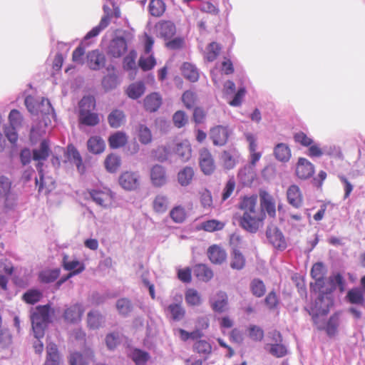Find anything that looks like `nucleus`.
<instances>
[{
	"mask_svg": "<svg viewBox=\"0 0 365 365\" xmlns=\"http://www.w3.org/2000/svg\"><path fill=\"white\" fill-rule=\"evenodd\" d=\"M108 141L110 148L118 149L126 145L128 136L123 132L117 131L109 136Z\"/></svg>",
	"mask_w": 365,
	"mask_h": 365,
	"instance_id": "obj_30",
	"label": "nucleus"
},
{
	"mask_svg": "<svg viewBox=\"0 0 365 365\" xmlns=\"http://www.w3.org/2000/svg\"><path fill=\"white\" fill-rule=\"evenodd\" d=\"M222 50L221 46L215 42H211L206 47V50L204 53V58L208 62L214 61L217 56L220 55Z\"/></svg>",
	"mask_w": 365,
	"mask_h": 365,
	"instance_id": "obj_37",
	"label": "nucleus"
},
{
	"mask_svg": "<svg viewBox=\"0 0 365 365\" xmlns=\"http://www.w3.org/2000/svg\"><path fill=\"white\" fill-rule=\"evenodd\" d=\"M155 65L156 61L153 54L147 58L141 56L138 61V66L144 71L153 69Z\"/></svg>",
	"mask_w": 365,
	"mask_h": 365,
	"instance_id": "obj_59",
	"label": "nucleus"
},
{
	"mask_svg": "<svg viewBox=\"0 0 365 365\" xmlns=\"http://www.w3.org/2000/svg\"><path fill=\"white\" fill-rule=\"evenodd\" d=\"M238 208L242 211L239 220L241 227L251 233L257 232L266 218L265 212L257 205V195L242 197Z\"/></svg>",
	"mask_w": 365,
	"mask_h": 365,
	"instance_id": "obj_1",
	"label": "nucleus"
},
{
	"mask_svg": "<svg viewBox=\"0 0 365 365\" xmlns=\"http://www.w3.org/2000/svg\"><path fill=\"white\" fill-rule=\"evenodd\" d=\"M173 121L175 127L180 128L187 123V117L182 110H178L173 116Z\"/></svg>",
	"mask_w": 365,
	"mask_h": 365,
	"instance_id": "obj_62",
	"label": "nucleus"
},
{
	"mask_svg": "<svg viewBox=\"0 0 365 365\" xmlns=\"http://www.w3.org/2000/svg\"><path fill=\"white\" fill-rule=\"evenodd\" d=\"M245 137L249 144V151L250 153V164L252 166H255L257 162H258L262 157V153L260 152H257V144L256 138L253 134L250 133H245Z\"/></svg>",
	"mask_w": 365,
	"mask_h": 365,
	"instance_id": "obj_21",
	"label": "nucleus"
},
{
	"mask_svg": "<svg viewBox=\"0 0 365 365\" xmlns=\"http://www.w3.org/2000/svg\"><path fill=\"white\" fill-rule=\"evenodd\" d=\"M137 58V52L135 50L129 51L128 55L123 58V67L125 71H132L135 74L137 71V66L135 59Z\"/></svg>",
	"mask_w": 365,
	"mask_h": 365,
	"instance_id": "obj_47",
	"label": "nucleus"
},
{
	"mask_svg": "<svg viewBox=\"0 0 365 365\" xmlns=\"http://www.w3.org/2000/svg\"><path fill=\"white\" fill-rule=\"evenodd\" d=\"M85 355L86 356L79 352L71 354L69 358L70 365H88V360L94 357L93 351L87 349L85 350Z\"/></svg>",
	"mask_w": 365,
	"mask_h": 365,
	"instance_id": "obj_26",
	"label": "nucleus"
},
{
	"mask_svg": "<svg viewBox=\"0 0 365 365\" xmlns=\"http://www.w3.org/2000/svg\"><path fill=\"white\" fill-rule=\"evenodd\" d=\"M62 266L64 269L71 271L68 273V277H73L82 272L85 269V266L83 263H81L78 260H69V257L64 254L62 259Z\"/></svg>",
	"mask_w": 365,
	"mask_h": 365,
	"instance_id": "obj_20",
	"label": "nucleus"
},
{
	"mask_svg": "<svg viewBox=\"0 0 365 365\" xmlns=\"http://www.w3.org/2000/svg\"><path fill=\"white\" fill-rule=\"evenodd\" d=\"M163 103L161 96L156 92L148 95L143 101L144 107L149 112H155L159 109Z\"/></svg>",
	"mask_w": 365,
	"mask_h": 365,
	"instance_id": "obj_23",
	"label": "nucleus"
},
{
	"mask_svg": "<svg viewBox=\"0 0 365 365\" xmlns=\"http://www.w3.org/2000/svg\"><path fill=\"white\" fill-rule=\"evenodd\" d=\"M155 31L156 36L163 38L165 41L174 37L176 34L175 24L169 20H161L155 24Z\"/></svg>",
	"mask_w": 365,
	"mask_h": 365,
	"instance_id": "obj_11",
	"label": "nucleus"
},
{
	"mask_svg": "<svg viewBox=\"0 0 365 365\" xmlns=\"http://www.w3.org/2000/svg\"><path fill=\"white\" fill-rule=\"evenodd\" d=\"M230 134L228 128L223 125H216L210 130V137L213 144L217 146L225 145L229 139Z\"/></svg>",
	"mask_w": 365,
	"mask_h": 365,
	"instance_id": "obj_14",
	"label": "nucleus"
},
{
	"mask_svg": "<svg viewBox=\"0 0 365 365\" xmlns=\"http://www.w3.org/2000/svg\"><path fill=\"white\" fill-rule=\"evenodd\" d=\"M185 38L182 36H177L167 40L165 46L170 50H179L184 47Z\"/></svg>",
	"mask_w": 365,
	"mask_h": 365,
	"instance_id": "obj_61",
	"label": "nucleus"
},
{
	"mask_svg": "<svg viewBox=\"0 0 365 365\" xmlns=\"http://www.w3.org/2000/svg\"><path fill=\"white\" fill-rule=\"evenodd\" d=\"M175 153L182 161L186 162L189 160L192 155V149L189 141L185 140L178 143L176 145Z\"/></svg>",
	"mask_w": 365,
	"mask_h": 365,
	"instance_id": "obj_32",
	"label": "nucleus"
},
{
	"mask_svg": "<svg viewBox=\"0 0 365 365\" xmlns=\"http://www.w3.org/2000/svg\"><path fill=\"white\" fill-rule=\"evenodd\" d=\"M225 226V222L215 219L205 220L200 224L201 229L208 232L222 230Z\"/></svg>",
	"mask_w": 365,
	"mask_h": 365,
	"instance_id": "obj_40",
	"label": "nucleus"
},
{
	"mask_svg": "<svg viewBox=\"0 0 365 365\" xmlns=\"http://www.w3.org/2000/svg\"><path fill=\"white\" fill-rule=\"evenodd\" d=\"M195 276L200 281L209 282L213 277V272L207 265L198 264L193 269Z\"/></svg>",
	"mask_w": 365,
	"mask_h": 365,
	"instance_id": "obj_28",
	"label": "nucleus"
},
{
	"mask_svg": "<svg viewBox=\"0 0 365 365\" xmlns=\"http://www.w3.org/2000/svg\"><path fill=\"white\" fill-rule=\"evenodd\" d=\"M185 298L188 305L197 306L201 304L200 295L195 289H188L185 292Z\"/></svg>",
	"mask_w": 365,
	"mask_h": 365,
	"instance_id": "obj_56",
	"label": "nucleus"
},
{
	"mask_svg": "<svg viewBox=\"0 0 365 365\" xmlns=\"http://www.w3.org/2000/svg\"><path fill=\"white\" fill-rule=\"evenodd\" d=\"M195 177L194 168L191 166H185L182 168L177 175L178 182L182 187L190 185Z\"/></svg>",
	"mask_w": 365,
	"mask_h": 365,
	"instance_id": "obj_25",
	"label": "nucleus"
},
{
	"mask_svg": "<svg viewBox=\"0 0 365 365\" xmlns=\"http://www.w3.org/2000/svg\"><path fill=\"white\" fill-rule=\"evenodd\" d=\"M95 108V98L92 96H84L79 102V123L91 127L99 124L100 118L98 114L92 112Z\"/></svg>",
	"mask_w": 365,
	"mask_h": 365,
	"instance_id": "obj_4",
	"label": "nucleus"
},
{
	"mask_svg": "<svg viewBox=\"0 0 365 365\" xmlns=\"http://www.w3.org/2000/svg\"><path fill=\"white\" fill-rule=\"evenodd\" d=\"M42 297L43 294L41 291L38 289H29L23 294L22 299L26 304H34L38 302Z\"/></svg>",
	"mask_w": 365,
	"mask_h": 365,
	"instance_id": "obj_51",
	"label": "nucleus"
},
{
	"mask_svg": "<svg viewBox=\"0 0 365 365\" xmlns=\"http://www.w3.org/2000/svg\"><path fill=\"white\" fill-rule=\"evenodd\" d=\"M84 309L81 304L76 303L66 307L63 314L64 321L69 324H76L81 320Z\"/></svg>",
	"mask_w": 365,
	"mask_h": 365,
	"instance_id": "obj_15",
	"label": "nucleus"
},
{
	"mask_svg": "<svg viewBox=\"0 0 365 365\" xmlns=\"http://www.w3.org/2000/svg\"><path fill=\"white\" fill-rule=\"evenodd\" d=\"M182 101L187 108L191 109L196 103L197 96L191 91H186L182 96Z\"/></svg>",
	"mask_w": 365,
	"mask_h": 365,
	"instance_id": "obj_60",
	"label": "nucleus"
},
{
	"mask_svg": "<svg viewBox=\"0 0 365 365\" xmlns=\"http://www.w3.org/2000/svg\"><path fill=\"white\" fill-rule=\"evenodd\" d=\"M260 209L266 212L269 217H274L276 215V202L274 197L265 190L259 191Z\"/></svg>",
	"mask_w": 365,
	"mask_h": 365,
	"instance_id": "obj_13",
	"label": "nucleus"
},
{
	"mask_svg": "<svg viewBox=\"0 0 365 365\" xmlns=\"http://www.w3.org/2000/svg\"><path fill=\"white\" fill-rule=\"evenodd\" d=\"M128 51V43L123 36H116L111 39L106 48V54L113 58L122 57Z\"/></svg>",
	"mask_w": 365,
	"mask_h": 365,
	"instance_id": "obj_6",
	"label": "nucleus"
},
{
	"mask_svg": "<svg viewBox=\"0 0 365 365\" xmlns=\"http://www.w3.org/2000/svg\"><path fill=\"white\" fill-rule=\"evenodd\" d=\"M88 193L94 202L104 208L112 206L113 203L114 196L110 189H91L88 190Z\"/></svg>",
	"mask_w": 365,
	"mask_h": 365,
	"instance_id": "obj_5",
	"label": "nucleus"
},
{
	"mask_svg": "<svg viewBox=\"0 0 365 365\" xmlns=\"http://www.w3.org/2000/svg\"><path fill=\"white\" fill-rule=\"evenodd\" d=\"M287 198L289 204L295 208H299L303 205V195L300 188L297 185H292L288 187Z\"/></svg>",
	"mask_w": 365,
	"mask_h": 365,
	"instance_id": "obj_18",
	"label": "nucleus"
},
{
	"mask_svg": "<svg viewBox=\"0 0 365 365\" xmlns=\"http://www.w3.org/2000/svg\"><path fill=\"white\" fill-rule=\"evenodd\" d=\"M328 280H329V283L330 284L331 287L329 289V290L328 292H322V293H320L319 297L316 300L317 306L319 303L326 302L327 297H329L331 299H332L331 297L330 294L334 290H335L336 289V287L339 288V292L341 293L344 292L345 290L346 282H345L344 277L340 273H336V274L331 275L329 277Z\"/></svg>",
	"mask_w": 365,
	"mask_h": 365,
	"instance_id": "obj_7",
	"label": "nucleus"
},
{
	"mask_svg": "<svg viewBox=\"0 0 365 365\" xmlns=\"http://www.w3.org/2000/svg\"><path fill=\"white\" fill-rule=\"evenodd\" d=\"M49 145L46 140H43L38 149L33 150V159L34 160H44L49 155Z\"/></svg>",
	"mask_w": 365,
	"mask_h": 365,
	"instance_id": "obj_48",
	"label": "nucleus"
},
{
	"mask_svg": "<svg viewBox=\"0 0 365 365\" xmlns=\"http://www.w3.org/2000/svg\"><path fill=\"white\" fill-rule=\"evenodd\" d=\"M169 155V148L164 145L158 146L155 149H153L151 152L153 158L162 163L166 161L168 159Z\"/></svg>",
	"mask_w": 365,
	"mask_h": 365,
	"instance_id": "obj_54",
	"label": "nucleus"
},
{
	"mask_svg": "<svg viewBox=\"0 0 365 365\" xmlns=\"http://www.w3.org/2000/svg\"><path fill=\"white\" fill-rule=\"evenodd\" d=\"M120 185L126 190H134L140 186V176L137 172L124 171L118 178Z\"/></svg>",
	"mask_w": 365,
	"mask_h": 365,
	"instance_id": "obj_10",
	"label": "nucleus"
},
{
	"mask_svg": "<svg viewBox=\"0 0 365 365\" xmlns=\"http://www.w3.org/2000/svg\"><path fill=\"white\" fill-rule=\"evenodd\" d=\"M166 312L170 315L174 321H180L185 315V310L182 307V298L180 300L169 304L166 308Z\"/></svg>",
	"mask_w": 365,
	"mask_h": 365,
	"instance_id": "obj_24",
	"label": "nucleus"
},
{
	"mask_svg": "<svg viewBox=\"0 0 365 365\" xmlns=\"http://www.w3.org/2000/svg\"><path fill=\"white\" fill-rule=\"evenodd\" d=\"M346 297L351 304L363 305L365 302L363 291L357 287L349 290Z\"/></svg>",
	"mask_w": 365,
	"mask_h": 365,
	"instance_id": "obj_45",
	"label": "nucleus"
},
{
	"mask_svg": "<svg viewBox=\"0 0 365 365\" xmlns=\"http://www.w3.org/2000/svg\"><path fill=\"white\" fill-rule=\"evenodd\" d=\"M192 349L195 352L207 358L212 352V346L207 340L200 339L194 343Z\"/></svg>",
	"mask_w": 365,
	"mask_h": 365,
	"instance_id": "obj_43",
	"label": "nucleus"
},
{
	"mask_svg": "<svg viewBox=\"0 0 365 365\" xmlns=\"http://www.w3.org/2000/svg\"><path fill=\"white\" fill-rule=\"evenodd\" d=\"M86 57L88 66L92 70H99L106 64L105 55L98 49L89 51Z\"/></svg>",
	"mask_w": 365,
	"mask_h": 365,
	"instance_id": "obj_17",
	"label": "nucleus"
},
{
	"mask_svg": "<svg viewBox=\"0 0 365 365\" xmlns=\"http://www.w3.org/2000/svg\"><path fill=\"white\" fill-rule=\"evenodd\" d=\"M169 205L168 197L163 194H158L155 196L152 202V208L156 214H164L168 211Z\"/></svg>",
	"mask_w": 365,
	"mask_h": 365,
	"instance_id": "obj_22",
	"label": "nucleus"
},
{
	"mask_svg": "<svg viewBox=\"0 0 365 365\" xmlns=\"http://www.w3.org/2000/svg\"><path fill=\"white\" fill-rule=\"evenodd\" d=\"M108 121L111 128H119L125 121V114L122 110L115 109L108 115Z\"/></svg>",
	"mask_w": 365,
	"mask_h": 365,
	"instance_id": "obj_46",
	"label": "nucleus"
},
{
	"mask_svg": "<svg viewBox=\"0 0 365 365\" xmlns=\"http://www.w3.org/2000/svg\"><path fill=\"white\" fill-rule=\"evenodd\" d=\"M199 165L201 171L206 175H212L215 170L216 166L212 155L206 148L199 151Z\"/></svg>",
	"mask_w": 365,
	"mask_h": 365,
	"instance_id": "obj_9",
	"label": "nucleus"
},
{
	"mask_svg": "<svg viewBox=\"0 0 365 365\" xmlns=\"http://www.w3.org/2000/svg\"><path fill=\"white\" fill-rule=\"evenodd\" d=\"M149 358V354L140 349H136L132 353V359L136 365H145Z\"/></svg>",
	"mask_w": 365,
	"mask_h": 365,
	"instance_id": "obj_57",
	"label": "nucleus"
},
{
	"mask_svg": "<svg viewBox=\"0 0 365 365\" xmlns=\"http://www.w3.org/2000/svg\"><path fill=\"white\" fill-rule=\"evenodd\" d=\"M148 10L153 16L160 17L165 13L166 6L163 0H150Z\"/></svg>",
	"mask_w": 365,
	"mask_h": 365,
	"instance_id": "obj_44",
	"label": "nucleus"
},
{
	"mask_svg": "<svg viewBox=\"0 0 365 365\" xmlns=\"http://www.w3.org/2000/svg\"><path fill=\"white\" fill-rule=\"evenodd\" d=\"M169 216L175 223L180 224L185 221L187 212L182 205H175L170 210Z\"/></svg>",
	"mask_w": 365,
	"mask_h": 365,
	"instance_id": "obj_38",
	"label": "nucleus"
},
{
	"mask_svg": "<svg viewBox=\"0 0 365 365\" xmlns=\"http://www.w3.org/2000/svg\"><path fill=\"white\" fill-rule=\"evenodd\" d=\"M47 356L45 365H58L60 356L57 346L55 344H50L46 349Z\"/></svg>",
	"mask_w": 365,
	"mask_h": 365,
	"instance_id": "obj_42",
	"label": "nucleus"
},
{
	"mask_svg": "<svg viewBox=\"0 0 365 365\" xmlns=\"http://www.w3.org/2000/svg\"><path fill=\"white\" fill-rule=\"evenodd\" d=\"M326 274V269L322 262L315 263L311 269V276L316 280V284L322 286Z\"/></svg>",
	"mask_w": 365,
	"mask_h": 365,
	"instance_id": "obj_41",
	"label": "nucleus"
},
{
	"mask_svg": "<svg viewBox=\"0 0 365 365\" xmlns=\"http://www.w3.org/2000/svg\"><path fill=\"white\" fill-rule=\"evenodd\" d=\"M68 153L71 156V159L73 160L74 164L77 167V169L79 173L81 174L85 172V166L83 163L82 158L77 150V149L73 145H69L68 147Z\"/></svg>",
	"mask_w": 365,
	"mask_h": 365,
	"instance_id": "obj_49",
	"label": "nucleus"
},
{
	"mask_svg": "<svg viewBox=\"0 0 365 365\" xmlns=\"http://www.w3.org/2000/svg\"><path fill=\"white\" fill-rule=\"evenodd\" d=\"M316 313H311L313 323L317 327L318 330H324L329 337L334 336L338 331V327L340 324V312H337L334 313L328 319L327 324L324 325L319 319V316H325L329 311V308L333 305V300L329 297H326V302L319 303L317 306Z\"/></svg>",
	"mask_w": 365,
	"mask_h": 365,
	"instance_id": "obj_2",
	"label": "nucleus"
},
{
	"mask_svg": "<svg viewBox=\"0 0 365 365\" xmlns=\"http://www.w3.org/2000/svg\"><path fill=\"white\" fill-rule=\"evenodd\" d=\"M275 158L282 162H287L291 158V150L289 146L284 143L277 144L274 150Z\"/></svg>",
	"mask_w": 365,
	"mask_h": 365,
	"instance_id": "obj_39",
	"label": "nucleus"
},
{
	"mask_svg": "<svg viewBox=\"0 0 365 365\" xmlns=\"http://www.w3.org/2000/svg\"><path fill=\"white\" fill-rule=\"evenodd\" d=\"M145 91V86L143 82L137 81L130 84L125 93L130 98L138 99L141 97Z\"/></svg>",
	"mask_w": 365,
	"mask_h": 365,
	"instance_id": "obj_34",
	"label": "nucleus"
},
{
	"mask_svg": "<svg viewBox=\"0 0 365 365\" xmlns=\"http://www.w3.org/2000/svg\"><path fill=\"white\" fill-rule=\"evenodd\" d=\"M246 264L243 254L237 249L233 248L230 257V267L233 269L241 270Z\"/></svg>",
	"mask_w": 365,
	"mask_h": 365,
	"instance_id": "obj_31",
	"label": "nucleus"
},
{
	"mask_svg": "<svg viewBox=\"0 0 365 365\" xmlns=\"http://www.w3.org/2000/svg\"><path fill=\"white\" fill-rule=\"evenodd\" d=\"M295 173L301 180L309 179L314 173V166L307 159L299 158L296 165Z\"/></svg>",
	"mask_w": 365,
	"mask_h": 365,
	"instance_id": "obj_16",
	"label": "nucleus"
},
{
	"mask_svg": "<svg viewBox=\"0 0 365 365\" xmlns=\"http://www.w3.org/2000/svg\"><path fill=\"white\" fill-rule=\"evenodd\" d=\"M182 76L191 82L198 81L200 74L196 66L190 63L185 62L181 68Z\"/></svg>",
	"mask_w": 365,
	"mask_h": 365,
	"instance_id": "obj_33",
	"label": "nucleus"
},
{
	"mask_svg": "<svg viewBox=\"0 0 365 365\" xmlns=\"http://www.w3.org/2000/svg\"><path fill=\"white\" fill-rule=\"evenodd\" d=\"M116 309L120 314L128 316L133 310V304L130 299L121 298L116 302Z\"/></svg>",
	"mask_w": 365,
	"mask_h": 365,
	"instance_id": "obj_53",
	"label": "nucleus"
},
{
	"mask_svg": "<svg viewBox=\"0 0 365 365\" xmlns=\"http://www.w3.org/2000/svg\"><path fill=\"white\" fill-rule=\"evenodd\" d=\"M11 182L8 178L0 176V198L6 197L10 193Z\"/></svg>",
	"mask_w": 365,
	"mask_h": 365,
	"instance_id": "obj_63",
	"label": "nucleus"
},
{
	"mask_svg": "<svg viewBox=\"0 0 365 365\" xmlns=\"http://www.w3.org/2000/svg\"><path fill=\"white\" fill-rule=\"evenodd\" d=\"M217 295L218 299L212 303V308L215 312L222 313L227 309V296L223 292H218Z\"/></svg>",
	"mask_w": 365,
	"mask_h": 365,
	"instance_id": "obj_50",
	"label": "nucleus"
},
{
	"mask_svg": "<svg viewBox=\"0 0 365 365\" xmlns=\"http://www.w3.org/2000/svg\"><path fill=\"white\" fill-rule=\"evenodd\" d=\"M138 138L140 143L143 145L150 143L153 140L150 130L145 125H140L138 126Z\"/></svg>",
	"mask_w": 365,
	"mask_h": 365,
	"instance_id": "obj_52",
	"label": "nucleus"
},
{
	"mask_svg": "<svg viewBox=\"0 0 365 365\" xmlns=\"http://www.w3.org/2000/svg\"><path fill=\"white\" fill-rule=\"evenodd\" d=\"M238 157V153L235 150L232 152L228 150L223 151L221 155V160L225 168L230 170L235 168L237 164Z\"/></svg>",
	"mask_w": 365,
	"mask_h": 365,
	"instance_id": "obj_35",
	"label": "nucleus"
},
{
	"mask_svg": "<svg viewBox=\"0 0 365 365\" xmlns=\"http://www.w3.org/2000/svg\"><path fill=\"white\" fill-rule=\"evenodd\" d=\"M50 311L49 304L38 305L31 309L30 319L35 338L44 336L45 330L50 322Z\"/></svg>",
	"mask_w": 365,
	"mask_h": 365,
	"instance_id": "obj_3",
	"label": "nucleus"
},
{
	"mask_svg": "<svg viewBox=\"0 0 365 365\" xmlns=\"http://www.w3.org/2000/svg\"><path fill=\"white\" fill-rule=\"evenodd\" d=\"M207 256L212 264H221L227 259L225 250L217 245H211L207 250Z\"/></svg>",
	"mask_w": 365,
	"mask_h": 365,
	"instance_id": "obj_19",
	"label": "nucleus"
},
{
	"mask_svg": "<svg viewBox=\"0 0 365 365\" xmlns=\"http://www.w3.org/2000/svg\"><path fill=\"white\" fill-rule=\"evenodd\" d=\"M102 85L106 90L115 88L118 85V77L115 74H110L105 76L102 81Z\"/></svg>",
	"mask_w": 365,
	"mask_h": 365,
	"instance_id": "obj_64",
	"label": "nucleus"
},
{
	"mask_svg": "<svg viewBox=\"0 0 365 365\" xmlns=\"http://www.w3.org/2000/svg\"><path fill=\"white\" fill-rule=\"evenodd\" d=\"M104 317L98 310H91L87 314V327L91 329H98L102 327Z\"/></svg>",
	"mask_w": 365,
	"mask_h": 365,
	"instance_id": "obj_27",
	"label": "nucleus"
},
{
	"mask_svg": "<svg viewBox=\"0 0 365 365\" xmlns=\"http://www.w3.org/2000/svg\"><path fill=\"white\" fill-rule=\"evenodd\" d=\"M266 235L269 242L275 249L279 250H284L286 249V239L282 231L277 227L274 225L268 227L266 231Z\"/></svg>",
	"mask_w": 365,
	"mask_h": 365,
	"instance_id": "obj_8",
	"label": "nucleus"
},
{
	"mask_svg": "<svg viewBox=\"0 0 365 365\" xmlns=\"http://www.w3.org/2000/svg\"><path fill=\"white\" fill-rule=\"evenodd\" d=\"M121 165L120 156L116 154L110 153L108 155L104 160V165L106 170L109 173H115Z\"/></svg>",
	"mask_w": 365,
	"mask_h": 365,
	"instance_id": "obj_36",
	"label": "nucleus"
},
{
	"mask_svg": "<svg viewBox=\"0 0 365 365\" xmlns=\"http://www.w3.org/2000/svg\"><path fill=\"white\" fill-rule=\"evenodd\" d=\"M250 288L252 293L257 297H262L266 291L264 284L258 279H255L252 281Z\"/></svg>",
	"mask_w": 365,
	"mask_h": 365,
	"instance_id": "obj_58",
	"label": "nucleus"
},
{
	"mask_svg": "<svg viewBox=\"0 0 365 365\" xmlns=\"http://www.w3.org/2000/svg\"><path fill=\"white\" fill-rule=\"evenodd\" d=\"M150 178L155 187H161L167 184L168 176L164 166L155 164L150 168Z\"/></svg>",
	"mask_w": 365,
	"mask_h": 365,
	"instance_id": "obj_12",
	"label": "nucleus"
},
{
	"mask_svg": "<svg viewBox=\"0 0 365 365\" xmlns=\"http://www.w3.org/2000/svg\"><path fill=\"white\" fill-rule=\"evenodd\" d=\"M87 148L90 153L100 154L104 151L106 144L101 137L95 135L88 140Z\"/></svg>",
	"mask_w": 365,
	"mask_h": 365,
	"instance_id": "obj_29",
	"label": "nucleus"
},
{
	"mask_svg": "<svg viewBox=\"0 0 365 365\" xmlns=\"http://www.w3.org/2000/svg\"><path fill=\"white\" fill-rule=\"evenodd\" d=\"M60 273L61 270L58 268L45 270L39 274V279L44 283L53 282L59 277Z\"/></svg>",
	"mask_w": 365,
	"mask_h": 365,
	"instance_id": "obj_55",
	"label": "nucleus"
}]
</instances>
